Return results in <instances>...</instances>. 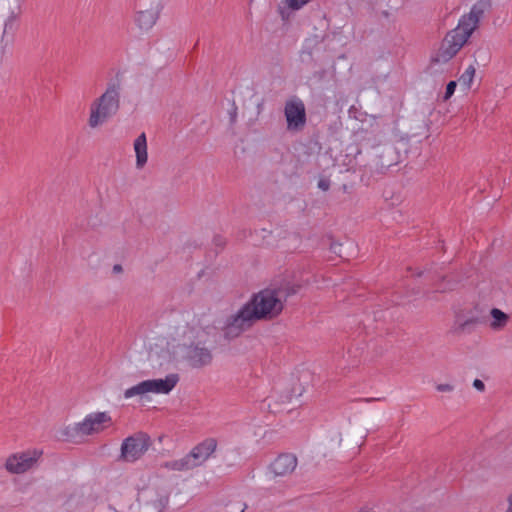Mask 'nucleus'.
<instances>
[{"label": "nucleus", "instance_id": "obj_15", "mask_svg": "<svg viewBox=\"0 0 512 512\" xmlns=\"http://www.w3.org/2000/svg\"><path fill=\"white\" fill-rule=\"evenodd\" d=\"M21 5L22 2L17 1H11V3L9 4L8 15L4 22L1 37V43H4V45H7L11 41L12 36L17 28V20L22 13Z\"/></svg>", "mask_w": 512, "mask_h": 512}, {"label": "nucleus", "instance_id": "obj_7", "mask_svg": "<svg viewBox=\"0 0 512 512\" xmlns=\"http://www.w3.org/2000/svg\"><path fill=\"white\" fill-rule=\"evenodd\" d=\"M256 321L257 319L253 315V312L248 305L245 304L237 313L226 319L223 327L224 337L229 340L234 339L251 328Z\"/></svg>", "mask_w": 512, "mask_h": 512}, {"label": "nucleus", "instance_id": "obj_1", "mask_svg": "<svg viewBox=\"0 0 512 512\" xmlns=\"http://www.w3.org/2000/svg\"><path fill=\"white\" fill-rule=\"evenodd\" d=\"M215 331L214 326L195 317L175 328L173 339L185 348L184 358L192 368H202L211 364L212 352L204 345Z\"/></svg>", "mask_w": 512, "mask_h": 512}, {"label": "nucleus", "instance_id": "obj_4", "mask_svg": "<svg viewBox=\"0 0 512 512\" xmlns=\"http://www.w3.org/2000/svg\"><path fill=\"white\" fill-rule=\"evenodd\" d=\"M257 321L261 319H273L277 317L284 308L272 287L266 288L255 294L253 298L246 303Z\"/></svg>", "mask_w": 512, "mask_h": 512}, {"label": "nucleus", "instance_id": "obj_25", "mask_svg": "<svg viewBox=\"0 0 512 512\" xmlns=\"http://www.w3.org/2000/svg\"><path fill=\"white\" fill-rule=\"evenodd\" d=\"M436 389L439 392H451V391H453L454 387L451 384L445 383V384H438L436 386Z\"/></svg>", "mask_w": 512, "mask_h": 512}, {"label": "nucleus", "instance_id": "obj_20", "mask_svg": "<svg viewBox=\"0 0 512 512\" xmlns=\"http://www.w3.org/2000/svg\"><path fill=\"white\" fill-rule=\"evenodd\" d=\"M490 315L492 317L490 328L495 331L502 330L509 321L508 314L504 313L502 310L498 308L491 309Z\"/></svg>", "mask_w": 512, "mask_h": 512}, {"label": "nucleus", "instance_id": "obj_26", "mask_svg": "<svg viewBox=\"0 0 512 512\" xmlns=\"http://www.w3.org/2000/svg\"><path fill=\"white\" fill-rule=\"evenodd\" d=\"M318 187L323 191H327L330 187V181L328 179H320L318 181Z\"/></svg>", "mask_w": 512, "mask_h": 512}, {"label": "nucleus", "instance_id": "obj_21", "mask_svg": "<svg viewBox=\"0 0 512 512\" xmlns=\"http://www.w3.org/2000/svg\"><path fill=\"white\" fill-rule=\"evenodd\" d=\"M457 285H458L457 280H455L453 278H449V277H443L441 279V281L438 284H436L435 292H437V293L450 292V291L455 290Z\"/></svg>", "mask_w": 512, "mask_h": 512}, {"label": "nucleus", "instance_id": "obj_6", "mask_svg": "<svg viewBox=\"0 0 512 512\" xmlns=\"http://www.w3.org/2000/svg\"><path fill=\"white\" fill-rule=\"evenodd\" d=\"M179 382V375L168 374L164 379L145 380L134 385L124 392V397L129 399L134 396H143L147 393L168 394Z\"/></svg>", "mask_w": 512, "mask_h": 512}, {"label": "nucleus", "instance_id": "obj_13", "mask_svg": "<svg viewBox=\"0 0 512 512\" xmlns=\"http://www.w3.org/2000/svg\"><path fill=\"white\" fill-rule=\"evenodd\" d=\"M41 454L42 452L33 450L11 455L6 460L5 467L14 474L25 473L35 465Z\"/></svg>", "mask_w": 512, "mask_h": 512}, {"label": "nucleus", "instance_id": "obj_30", "mask_svg": "<svg viewBox=\"0 0 512 512\" xmlns=\"http://www.w3.org/2000/svg\"><path fill=\"white\" fill-rule=\"evenodd\" d=\"M215 242L217 245H222V241L219 237L215 238Z\"/></svg>", "mask_w": 512, "mask_h": 512}, {"label": "nucleus", "instance_id": "obj_16", "mask_svg": "<svg viewBox=\"0 0 512 512\" xmlns=\"http://www.w3.org/2000/svg\"><path fill=\"white\" fill-rule=\"evenodd\" d=\"M297 466V458L292 454L279 455L270 465L276 476H285L292 473Z\"/></svg>", "mask_w": 512, "mask_h": 512}, {"label": "nucleus", "instance_id": "obj_5", "mask_svg": "<svg viewBox=\"0 0 512 512\" xmlns=\"http://www.w3.org/2000/svg\"><path fill=\"white\" fill-rule=\"evenodd\" d=\"M217 441L208 438L196 445L190 453L179 460L165 463V467L175 471H186L202 465L215 452Z\"/></svg>", "mask_w": 512, "mask_h": 512}, {"label": "nucleus", "instance_id": "obj_10", "mask_svg": "<svg viewBox=\"0 0 512 512\" xmlns=\"http://www.w3.org/2000/svg\"><path fill=\"white\" fill-rule=\"evenodd\" d=\"M481 323L480 318L471 311L459 309L454 312L453 323L448 333L454 337L472 334Z\"/></svg>", "mask_w": 512, "mask_h": 512}, {"label": "nucleus", "instance_id": "obj_17", "mask_svg": "<svg viewBox=\"0 0 512 512\" xmlns=\"http://www.w3.org/2000/svg\"><path fill=\"white\" fill-rule=\"evenodd\" d=\"M134 150L136 154V167L141 169L148 160L147 140L145 133H141L134 141Z\"/></svg>", "mask_w": 512, "mask_h": 512}, {"label": "nucleus", "instance_id": "obj_11", "mask_svg": "<svg viewBox=\"0 0 512 512\" xmlns=\"http://www.w3.org/2000/svg\"><path fill=\"white\" fill-rule=\"evenodd\" d=\"M110 421L111 417L106 412L93 413L86 416L82 422L76 423L71 430L73 435L87 436L100 432L103 424Z\"/></svg>", "mask_w": 512, "mask_h": 512}, {"label": "nucleus", "instance_id": "obj_8", "mask_svg": "<svg viewBox=\"0 0 512 512\" xmlns=\"http://www.w3.org/2000/svg\"><path fill=\"white\" fill-rule=\"evenodd\" d=\"M284 116L288 132L299 133L304 130L307 123V115L305 104L300 98L293 97L286 101Z\"/></svg>", "mask_w": 512, "mask_h": 512}, {"label": "nucleus", "instance_id": "obj_3", "mask_svg": "<svg viewBox=\"0 0 512 512\" xmlns=\"http://www.w3.org/2000/svg\"><path fill=\"white\" fill-rule=\"evenodd\" d=\"M120 91L121 85L119 82H110L105 92L91 102L87 121L89 128L97 129L103 126L118 113Z\"/></svg>", "mask_w": 512, "mask_h": 512}, {"label": "nucleus", "instance_id": "obj_23", "mask_svg": "<svg viewBox=\"0 0 512 512\" xmlns=\"http://www.w3.org/2000/svg\"><path fill=\"white\" fill-rule=\"evenodd\" d=\"M310 0H286L287 6L292 10H299Z\"/></svg>", "mask_w": 512, "mask_h": 512}, {"label": "nucleus", "instance_id": "obj_22", "mask_svg": "<svg viewBox=\"0 0 512 512\" xmlns=\"http://www.w3.org/2000/svg\"><path fill=\"white\" fill-rule=\"evenodd\" d=\"M475 72V67L473 65H470L459 77L460 85L463 86L465 89H470L475 76Z\"/></svg>", "mask_w": 512, "mask_h": 512}, {"label": "nucleus", "instance_id": "obj_9", "mask_svg": "<svg viewBox=\"0 0 512 512\" xmlns=\"http://www.w3.org/2000/svg\"><path fill=\"white\" fill-rule=\"evenodd\" d=\"M150 444V437L146 433L138 432L129 436L122 442L120 458L125 462H135L144 455Z\"/></svg>", "mask_w": 512, "mask_h": 512}, {"label": "nucleus", "instance_id": "obj_18", "mask_svg": "<svg viewBox=\"0 0 512 512\" xmlns=\"http://www.w3.org/2000/svg\"><path fill=\"white\" fill-rule=\"evenodd\" d=\"M158 19V12L155 9H147L143 11H139L136 14V24L141 30L148 31L150 30L156 23Z\"/></svg>", "mask_w": 512, "mask_h": 512}, {"label": "nucleus", "instance_id": "obj_27", "mask_svg": "<svg viewBox=\"0 0 512 512\" xmlns=\"http://www.w3.org/2000/svg\"><path fill=\"white\" fill-rule=\"evenodd\" d=\"M473 387H474L475 389H477L478 391H481V392H483V391L485 390V384H484V382H483L482 380H480V379H475V380L473 381Z\"/></svg>", "mask_w": 512, "mask_h": 512}, {"label": "nucleus", "instance_id": "obj_24", "mask_svg": "<svg viewBox=\"0 0 512 512\" xmlns=\"http://www.w3.org/2000/svg\"><path fill=\"white\" fill-rule=\"evenodd\" d=\"M457 83L455 81H450L446 86V92L444 95V100H448L454 93Z\"/></svg>", "mask_w": 512, "mask_h": 512}, {"label": "nucleus", "instance_id": "obj_12", "mask_svg": "<svg viewBox=\"0 0 512 512\" xmlns=\"http://www.w3.org/2000/svg\"><path fill=\"white\" fill-rule=\"evenodd\" d=\"M138 501L148 512H161L168 503V494L164 489L149 487L139 493Z\"/></svg>", "mask_w": 512, "mask_h": 512}, {"label": "nucleus", "instance_id": "obj_19", "mask_svg": "<svg viewBox=\"0 0 512 512\" xmlns=\"http://www.w3.org/2000/svg\"><path fill=\"white\" fill-rule=\"evenodd\" d=\"M272 289L275 291L277 297L280 299V302L284 305V302L290 297L297 294L301 285L297 283L284 282L279 286H274Z\"/></svg>", "mask_w": 512, "mask_h": 512}, {"label": "nucleus", "instance_id": "obj_28", "mask_svg": "<svg viewBox=\"0 0 512 512\" xmlns=\"http://www.w3.org/2000/svg\"><path fill=\"white\" fill-rule=\"evenodd\" d=\"M507 508L505 512H512V491L507 495Z\"/></svg>", "mask_w": 512, "mask_h": 512}, {"label": "nucleus", "instance_id": "obj_14", "mask_svg": "<svg viewBox=\"0 0 512 512\" xmlns=\"http://www.w3.org/2000/svg\"><path fill=\"white\" fill-rule=\"evenodd\" d=\"M401 161V155L394 145L385 144L381 146L372 160L371 166L378 173H384L391 166L397 165Z\"/></svg>", "mask_w": 512, "mask_h": 512}, {"label": "nucleus", "instance_id": "obj_2", "mask_svg": "<svg viewBox=\"0 0 512 512\" xmlns=\"http://www.w3.org/2000/svg\"><path fill=\"white\" fill-rule=\"evenodd\" d=\"M488 6L489 3L486 1L477 2L471 11L460 19L458 26L447 33L432 62L446 63L451 60L476 29Z\"/></svg>", "mask_w": 512, "mask_h": 512}, {"label": "nucleus", "instance_id": "obj_29", "mask_svg": "<svg viewBox=\"0 0 512 512\" xmlns=\"http://www.w3.org/2000/svg\"><path fill=\"white\" fill-rule=\"evenodd\" d=\"M122 271H123V268L120 264H115L113 266V273L118 274V273H121Z\"/></svg>", "mask_w": 512, "mask_h": 512}]
</instances>
